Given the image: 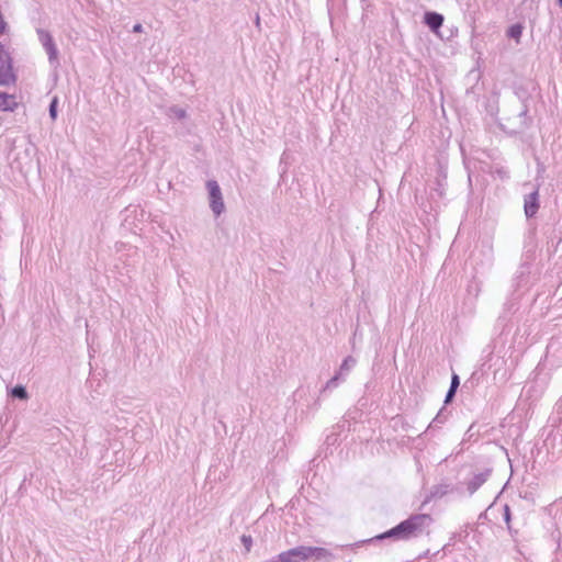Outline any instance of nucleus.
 Here are the masks:
<instances>
[{
  "label": "nucleus",
  "instance_id": "1",
  "mask_svg": "<svg viewBox=\"0 0 562 562\" xmlns=\"http://www.w3.org/2000/svg\"><path fill=\"white\" fill-rule=\"evenodd\" d=\"M514 94L521 103L520 109L515 116H506L498 123L501 130L510 136L522 134L532 125V117L528 115L531 99L529 90L524 85H515Z\"/></svg>",
  "mask_w": 562,
  "mask_h": 562
},
{
  "label": "nucleus",
  "instance_id": "2",
  "mask_svg": "<svg viewBox=\"0 0 562 562\" xmlns=\"http://www.w3.org/2000/svg\"><path fill=\"white\" fill-rule=\"evenodd\" d=\"M434 522L429 514H413L408 518L395 525L398 541H406L420 536L426 527Z\"/></svg>",
  "mask_w": 562,
  "mask_h": 562
},
{
  "label": "nucleus",
  "instance_id": "3",
  "mask_svg": "<svg viewBox=\"0 0 562 562\" xmlns=\"http://www.w3.org/2000/svg\"><path fill=\"white\" fill-rule=\"evenodd\" d=\"M16 82L13 71L12 58L9 50L0 42V86H12Z\"/></svg>",
  "mask_w": 562,
  "mask_h": 562
},
{
  "label": "nucleus",
  "instance_id": "4",
  "mask_svg": "<svg viewBox=\"0 0 562 562\" xmlns=\"http://www.w3.org/2000/svg\"><path fill=\"white\" fill-rule=\"evenodd\" d=\"M206 189L209 192L210 207H211L212 212L214 213V215L217 217L225 210L221 188H220L217 181L209 180L206 182Z\"/></svg>",
  "mask_w": 562,
  "mask_h": 562
},
{
  "label": "nucleus",
  "instance_id": "5",
  "mask_svg": "<svg viewBox=\"0 0 562 562\" xmlns=\"http://www.w3.org/2000/svg\"><path fill=\"white\" fill-rule=\"evenodd\" d=\"M304 560L307 562L313 559L314 562H330L335 559L331 551L323 547L302 546Z\"/></svg>",
  "mask_w": 562,
  "mask_h": 562
},
{
  "label": "nucleus",
  "instance_id": "6",
  "mask_svg": "<svg viewBox=\"0 0 562 562\" xmlns=\"http://www.w3.org/2000/svg\"><path fill=\"white\" fill-rule=\"evenodd\" d=\"M540 209V194L539 186H537L531 192L524 195V214L529 221L536 217Z\"/></svg>",
  "mask_w": 562,
  "mask_h": 562
},
{
  "label": "nucleus",
  "instance_id": "7",
  "mask_svg": "<svg viewBox=\"0 0 562 562\" xmlns=\"http://www.w3.org/2000/svg\"><path fill=\"white\" fill-rule=\"evenodd\" d=\"M493 468H485L483 471L474 473L473 477L467 483L469 495H473L492 475Z\"/></svg>",
  "mask_w": 562,
  "mask_h": 562
},
{
  "label": "nucleus",
  "instance_id": "8",
  "mask_svg": "<svg viewBox=\"0 0 562 562\" xmlns=\"http://www.w3.org/2000/svg\"><path fill=\"white\" fill-rule=\"evenodd\" d=\"M537 247V227L535 224H530L524 238V256L526 259L533 257L535 249Z\"/></svg>",
  "mask_w": 562,
  "mask_h": 562
},
{
  "label": "nucleus",
  "instance_id": "9",
  "mask_svg": "<svg viewBox=\"0 0 562 562\" xmlns=\"http://www.w3.org/2000/svg\"><path fill=\"white\" fill-rule=\"evenodd\" d=\"M443 21L445 16L436 11H426L423 16V23L437 35H439V31L443 24Z\"/></svg>",
  "mask_w": 562,
  "mask_h": 562
},
{
  "label": "nucleus",
  "instance_id": "10",
  "mask_svg": "<svg viewBox=\"0 0 562 562\" xmlns=\"http://www.w3.org/2000/svg\"><path fill=\"white\" fill-rule=\"evenodd\" d=\"M452 491H453V487L449 483H440V484L431 486V488L429 490V493L425 496V498L422 503V507L425 506L426 504L430 503L434 499H439V498L446 496L447 494L451 493Z\"/></svg>",
  "mask_w": 562,
  "mask_h": 562
},
{
  "label": "nucleus",
  "instance_id": "11",
  "mask_svg": "<svg viewBox=\"0 0 562 562\" xmlns=\"http://www.w3.org/2000/svg\"><path fill=\"white\" fill-rule=\"evenodd\" d=\"M274 562H305L302 546H297L279 553Z\"/></svg>",
  "mask_w": 562,
  "mask_h": 562
},
{
  "label": "nucleus",
  "instance_id": "12",
  "mask_svg": "<svg viewBox=\"0 0 562 562\" xmlns=\"http://www.w3.org/2000/svg\"><path fill=\"white\" fill-rule=\"evenodd\" d=\"M383 540H393V541H398L397 540V536H396V531H395V527H392L391 529L384 531V532H381L372 538H369V539H364V540H360L356 543V546H362V544H371V543H375L378 541H383Z\"/></svg>",
  "mask_w": 562,
  "mask_h": 562
},
{
  "label": "nucleus",
  "instance_id": "13",
  "mask_svg": "<svg viewBox=\"0 0 562 562\" xmlns=\"http://www.w3.org/2000/svg\"><path fill=\"white\" fill-rule=\"evenodd\" d=\"M36 33L38 36V41L42 44V46L44 47L45 52L47 49H50L54 46H56V44L53 40V36L50 35V33L48 31L43 30V29H37Z\"/></svg>",
  "mask_w": 562,
  "mask_h": 562
},
{
  "label": "nucleus",
  "instance_id": "14",
  "mask_svg": "<svg viewBox=\"0 0 562 562\" xmlns=\"http://www.w3.org/2000/svg\"><path fill=\"white\" fill-rule=\"evenodd\" d=\"M18 106L14 95L0 92V110L2 111H14Z\"/></svg>",
  "mask_w": 562,
  "mask_h": 562
},
{
  "label": "nucleus",
  "instance_id": "15",
  "mask_svg": "<svg viewBox=\"0 0 562 562\" xmlns=\"http://www.w3.org/2000/svg\"><path fill=\"white\" fill-rule=\"evenodd\" d=\"M529 259H526L521 262L516 271L514 281H516V286H520V282L526 279L530 273Z\"/></svg>",
  "mask_w": 562,
  "mask_h": 562
},
{
  "label": "nucleus",
  "instance_id": "16",
  "mask_svg": "<svg viewBox=\"0 0 562 562\" xmlns=\"http://www.w3.org/2000/svg\"><path fill=\"white\" fill-rule=\"evenodd\" d=\"M522 31L524 25L521 23H514L507 29L506 35L508 38H513L518 43L522 35Z\"/></svg>",
  "mask_w": 562,
  "mask_h": 562
},
{
  "label": "nucleus",
  "instance_id": "17",
  "mask_svg": "<svg viewBox=\"0 0 562 562\" xmlns=\"http://www.w3.org/2000/svg\"><path fill=\"white\" fill-rule=\"evenodd\" d=\"M356 363H357V360L352 356H347L342 360V362L339 367V370L337 372L340 373V375L345 378V375L348 374V372L356 366Z\"/></svg>",
  "mask_w": 562,
  "mask_h": 562
},
{
  "label": "nucleus",
  "instance_id": "18",
  "mask_svg": "<svg viewBox=\"0 0 562 562\" xmlns=\"http://www.w3.org/2000/svg\"><path fill=\"white\" fill-rule=\"evenodd\" d=\"M11 396L14 398L26 401L29 398V393L25 386L18 384L11 390Z\"/></svg>",
  "mask_w": 562,
  "mask_h": 562
},
{
  "label": "nucleus",
  "instance_id": "19",
  "mask_svg": "<svg viewBox=\"0 0 562 562\" xmlns=\"http://www.w3.org/2000/svg\"><path fill=\"white\" fill-rule=\"evenodd\" d=\"M448 418V414L445 413V406L437 413L435 418L429 424L427 430L434 429L438 424H443Z\"/></svg>",
  "mask_w": 562,
  "mask_h": 562
},
{
  "label": "nucleus",
  "instance_id": "20",
  "mask_svg": "<svg viewBox=\"0 0 562 562\" xmlns=\"http://www.w3.org/2000/svg\"><path fill=\"white\" fill-rule=\"evenodd\" d=\"M167 115L169 117H175L178 120H184L187 117V111L180 106H171L167 111Z\"/></svg>",
  "mask_w": 562,
  "mask_h": 562
},
{
  "label": "nucleus",
  "instance_id": "21",
  "mask_svg": "<svg viewBox=\"0 0 562 562\" xmlns=\"http://www.w3.org/2000/svg\"><path fill=\"white\" fill-rule=\"evenodd\" d=\"M345 378L340 375V373L336 372L325 384V386L322 389V392H325L327 390H331L338 386L339 382L344 380Z\"/></svg>",
  "mask_w": 562,
  "mask_h": 562
},
{
  "label": "nucleus",
  "instance_id": "22",
  "mask_svg": "<svg viewBox=\"0 0 562 562\" xmlns=\"http://www.w3.org/2000/svg\"><path fill=\"white\" fill-rule=\"evenodd\" d=\"M46 54L48 56V61H49L50 66H53L54 68L58 67L59 66V58H58V49H57V47L54 46L53 48L47 49Z\"/></svg>",
  "mask_w": 562,
  "mask_h": 562
},
{
  "label": "nucleus",
  "instance_id": "23",
  "mask_svg": "<svg viewBox=\"0 0 562 562\" xmlns=\"http://www.w3.org/2000/svg\"><path fill=\"white\" fill-rule=\"evenodd\" d=\"M503 519H504V521H505V524L507 526L508 531L512 532L513 531L512 525H510V522H512V510H510V507H509L508 504H505L503 506Z\"/></svg>",
  "mask_w": 562,
  "mask_h": 562
},
{
  "label": "nucleus",
  "instance_id": "24",
  "mask_svg": "<svg viewBox=\"0 0 562 562\" xmlns=\"http://www.w3.org/2000/svg\"><path fill=\"white\" fill-rule=\"evenodd\" d=\"M459 386H460V376L456 372H452L449 389L458 391Z\"/></svg>",
  "mask_w": 562,
  "mask_h": 562
},
{
  "label": "nucleus",
  "instance_id": "25",
  "mask_svg": "<svg viewBox=\"0 0 562 562\" xmlns=\"http://www.w3.org/2000/svg\"><path fill=\"white\" fill-rule=\"evenodd\" d=\"M456 394H457L456 390L448 389V391L446 393V396H445L443 404L445 405L451 404L453 402L454 397H456Z\"/></svg>",
  "mask_w": 562,
  "mask_h": 562
},
{
  "label": "nucleus",
  "instance_id": "26",
  "mask_svg": "<svg viewBox=\"0 0 562 562\" xmlns=\"http://www.w3.org/2000/svg\"><path fill=\"white\" fill-rule=\"evenodd\" d=\"M49 116L53 120L57 117V98H54L49 104Z\"/></svg>",
  "mask_w": 562,
  "mask_h": 562
},
{
  "label": "nucleus",
  "instance_id": "27",
  "mask_svg": "<svg viewBox=\"0 0 562 562\" xmlns=\"http://www.w3.org/2000/svg\"><path fill=\"white\" fill-rule=\"evenodd\" d=\"M434 191L437 193L439 198H442L445 194L443 183L442 180L437 179V188L434 189Z\"/></svg>",
  "mask_w": 562,
  "mask_h": 562
},
{
  "label": "nucleus",
  "instance_id": "28",
  "mask_svg": "<svg viewBox=\"0 0 562 562\" xmlns=\"http://www.w3.org/2000/svg\"><path fill=\"white\" fill-rule=\"evenodd\" d=\"M439 553H440V551H437V552H435L434 554H431V553H430V550H429V549H427V550H425L424 552H422V553L417 557V559H418V560H423V559H427V558H429V557H437Z\"/></svg>",
  "mask_w": 562,
  "mask_h": 562
},
{
  "label": "nucleus",
  "instance_id": "29",
  "mask_svg": "<svg viewBox=\"0 0 562 562\" xmlns=\"http://www.w3.org/2000/svg\"><path fill=\"white\" fill-rule=\"evenodd\" d=\"M454 539H456V533L452 535V537L450 538V541L448 543H446L441 550H439L440 552L443 551L445 553L449 551V548L451 546H453V542H454Z\"/></svg>",
  "mask_w": 562,
  "mask_h": 562
},
{
  "label": "nucleus",
  "instance_id": "30",
  "mask_svg": "<svg viewBox=\"0 0 562 562\" xmlns=\"http://www.w3.org/2000/svg\"><path fill=\"white\" fill-rule=\"evenodd\" d=\"M143 31V25L140 23H137L133 26V32L139 33Z\"/></svg>",
  "mask_w": 562,
  "mask_h": 562
},
{
  "label": "nucleus",
  "instance_id": "31",
  "mask_svg": "<svg viewBox=\"0 0 562 562\" xmlns=\"http://www.w3.org/2000/svg\"><path fill=\"white\" fill-rule=\"evenodd\" d=\"M251 546H252V538H251V536H248V552L250 551Z\"/></svg>",
  "mask_w": 562,
  "mask_h": 562
},
{
  "label": "nucleus",
  "instance_id": "32",
  "mask_svg": "<svg viewBox=\"0 0 562 562\" xmlns=\"http://www.w3.org/2000/svg\"><path fill=\"white\" fill-rule=\"evenodd\" d=\"M240 541L244 546H246V541H247V538H246V535H241L240 536Z\"/></svg>",
  "mask_w": 562,
  "mask_h": 562
},
{
  "label": "nucleus",
  "instance_id": "33",
  "mask_svg": "<svg viewBox=\"0 0 562 562\" xmlns=\"http://www.w3.org/2000/svg\"><path fill=\"white\" fill-rule=\"evenodd\" d=\"M259 23H260V19H259V14L257 13L256 14V24L259 26Z\"/></svg>",
  "mask_w": 562,
  "mask_h": 562
},
{
  "label": "nucleus",
  "instance_id": "34",
  "mask_svg": "<svg viewBox=\"0 0 562 562\" xmlns=\"http://www.w3.org/2000/svg\"><path fill=\"white\" fill-rule=\"evenodd\" d=\"M560 8H562V0H557Z\"/></svg>",
  "mask_w": 562,
  "mask_h": 562
}]
</instances>
